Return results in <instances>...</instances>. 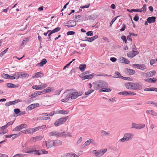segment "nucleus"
<instances>
[{
  "label": "nucleus",
  "mask_w": 157,
  "mask_h": 157,
  "mask_svg": "<svg viewBox=\"0 0 157 157\" xmlns=\"http://www.w3.org/2000/svg\"><path fill=\"white\" fill-rule=\"evenodd\" d=\"M83 94L82 91H78L75 89H71L66 91L62 96L64 98L61 99L62 102H67L70 98L72 100H74L78 97L81 96Z\"/></svg>",
  "instance_id": "1"
},
{
  "label": "nucleus",
  "mask_w": 157,
  "mask_h": 157,
  "mask_svg": "<svg viewBox=\"0 0 157 157\" xmlns=\"http://www.w3.org/2000/svg\"><path fill=\"white\" fill-rule=\"evenodd\" d=\"M108 84L106 82L102 80L96 81L93 83V88L96 90L101 89V91L109 92L111 91L110 88H107Z\"/></svg>",
  "instance_id": "2"
},
{
  "label": "nucleus",
  "mask_w": 157,
  "mask_h": 157,
  "mask_svg": "<svg viewBox=\"0 0 157 157\" xmlns=\"http://www.w3.org/2000/svg\"><path fill=\"white\" fill-rule=\"evenodd\" d=\"M134 135L133 134L130 133H125L123 137L119 140V141L121 142L128 141L133 138Z\"/></svg>",
  "instance_id": "3"
},
{
  "label": "nucleus",
  "mask_w": 157,
  "mask_h": 157,
  "mask_svg": "<svg viewBox=\"0 0 157 157\" xmlns=\"http://www.w3.org/2000/svg\"><path fill=\"white\" fill-rule=\"evenodd\" d=\"M55 114V112H52L50 113H44L42 114L41 116L38 117L37 119L48 120L50 119L49 117L52 116Z\"/></svg>",
  "instance_id": "4"
},
{
  "label": "nucleus",
  "mask_w": 157,
  "mask_h": 157,
  "mask_svg": "<svg viewBox=\"0 0 157 157\" xmlns=\"http://www.w3.org/2000/svg\"><path fill=\"white\" fill-rule=\"evenodd\" d=\"M68 116H67L65 117H62L57 119L54 123V124L56 126H58L66 122L68 119Z\"/></svg>",
  "instance_id": "5"
},
{
  "label": "nucleus",
  "mask_w": 157,
  "mask_h": 157,
  "mask_svg": "<svg viewBox=\"0 0 157 157\" xmlns=\"http://www.w3.org/2000/svg\"><path fill=\"white\" fill-rule=\"evenodd\" d=\"M131 125V129L135 128L136 129H140L144 128L145 127V124L143 123L137 124L136 123H132Z\"/></svg>",
  "instance_id": "6"
},
{
  "label": "nucleus",
  "mask_w": 157,
  "mask_h": 157,
  "mask_svg": "<svg viewBox=\"0 0 157 157\" xmlns=\"http://www.w3.org/2000/svg\"><path fill=\"white\" fill-rule=\"evenodd\" d=\"M48 85L47 84L42 83L38 85H33L32 88L33 89H35L36 90H41L45 88Z\"/></svg>",
  "instance_id": "7"
},
{
  "label": "nucleus",
  "mask_w": 157,
  "mask_h": 157,
  "mask_svg": "<svg viewBox=\"0 0 157 157\" xmlns=\"http://www.w3.org/2000/svg\"><path fill=\"white\" fill-rule=\"evenodd\" d=\"M27 128V125L26 124H21L17 126L13 130V131H19L23 128Z\"/></svg>",
  "instance_id": "8"
},
{
  "label": "nucleus",
  "mask_w": 157,
  "mask_h": 157,
  "mask_svg": "<svg viewBox=\"0 0 157 157\" xmlns=\"http://www.w3.org/2000/svg\"><path fill=\"white\" fill-rule=\"evenodd\" d=\"M43 145H45L46 147L49 148L52 147H54V143L53 140H48L44 142L43 144Z\"/></svg>",
  "instance_id": "9"
},
{
  "label": "nucleus",
  "mask_w": 157,
  "mask_h": 157,
  "mask_svg": "<svg viewBox=\"0 0 157 157\" xmlns=\"http://www.w3.org/2000/svg\"><path fill=\"white\" fill-rule=\"evenodd\" d=\"M60 132L53 131L49 132L48 133V136L50 137L54 136L60 137Z\"/></svg>",
  "instance_id": "10"
},
{
  "label": "nucleus",
  "mask_w": 157,
  "mask_h": 157,
  "mask_svg": "<svg viewBox=\"0 0 157 157\" xmlns=\"http://www.w3.org/2000/svg\"><path fill=\"white\" fill-rule=\"evenodd\" d=\"M72 137L71 133L67 132H60V137Z\"/></svg>",
  "instance_id": "11"
},
{
  "label": "nucleus",
  "mask_w": 157,
  "mask_h": 157,
  "mask_svg": "<svg viewBox=\"0 0 157 157\" xmlns=\"http://www.w3.org/2000/svg\"><path fill=\"white\" fill-rule=\"evenodd\" d=\"M34 153V154L37 155H40L39 153V151L36 150V149L34 147H32L29 149V150L27 151V153Z\"/></svg>",
  "instance_id": "12"
},
{
  "label": "nucleus",
  "mask_w": 157,
  "mask_h": 157,
  "mask_svg": "<svg viewBox=\"0 0 157 157\" xmlns=\"http://www.w3.org/2000/svg\"><path fill=\"white\" fill-rule=\"evenodd\" d=\"M138 54L139 52L138 51L132 50V52H130L128 53L127 56L129 57L132 58L134 57Z\"/></svg>",
  "instance_id": "13"
},
{
  "label": "nucleus",
  "mask_w": 157,
  "mask_h": 157,
  "mask_svg": "<svg viewBox=\"0 0 157 157\" xmlns=\"http://www.w3.org/2000/svg\"><path fill=\"white\" fill-rule=\"evenodd\" d=\"M133 83H134L129 82H126L124 84V86L128 89L133 90Z\"/></svg>",
  "instance_id": "14"
},
{
  "label": "nucleus",
  "mask_w": 157,
  "mask_h": 157,
  "mask_svg": "<svg viewBox=\"0 0 157 157\" xmlns=\"http://www.w3.org/2000/svg\"><path fill=\"white\" fill-rule=\"evenodd\" d=\"M39 105V104L38 103L36 104H31L28 106L26 108V110L27 111H29L30 110H31L32 109H33L37 107H38Z\"/></svg>",
  "instance_id": "15"
},
{
  "label": "nucleus",
  "mask_w": 157,
  "mask_h": 157,
  "mask_svg": "<svg viewBox=\"0 0 157 157\" xmlns=\"http://www.w3.org/2000/svg\"><path fill=\"white\" fill-rule=\"evenodd\" d=\"M53 112H55V114H67L70 113V111L68 110H59V111H54Z\"/></svg>",
  "instance_id": "16"
},
{
  "label": "nucleus",
  "mask_w": 157,
  "mask_h": 157,
  "mask_svg": "<svg viewBox=\"0 0 157 157\" xmlns=\"http://www.w3.org/2000/svg\"><path fill=\"white\" fill-rule=\"evenodd\" d=\"M142 86L141 85L138 83H133V90H140L142 89Z\"/></svg>",
  "instance_id": "17"
},
{
  "label": "nucleus",
  "mask_w": 157,
  "mask_h": 157,
  "mask_svg": "<svg viewBox=\"0 0 157 157\" xmlns=\"http://www.w3.org/2000/svg\"><path fill=\"white\" fill-rule=\"evenodd\" d=\"M67 24V25H66V26L68 27L69 28L74 26L76 25V21L73 20L69 21H68Z\"/></svg>",
  "instance_id": "18"
},
{
  "label": "nucleus",
  "mask_w": 157,
  "mask_h": 157,
  "mask_svg": "<svg viewBox=\"0 0 157 157\" xmlns=\"http://www.w3.org/2000/svg\"><path fill=\"white\" fill-rule=\"evenodd\" d=\"M44 75V74L41 72H39L35 73L32 77L33 78H38L42 77Z\"/></svg>",
  "instance_id": "19"
},
{
  "label": "nucleus",
  "mask_w": 157,
  "mask_h": 157,
  "mask_svg": "<svg viewBox=\"0 0 157 157\" xmlns=\"http://www.w3.org/2000/svg\"><path fill=\"white\" fill-rule=\"evenodd\" d=\"M54 147H58L61 145L63 143L62 141L59 140H53Z\"/></svg>",
  "instance_id": "20"
},
{
  "label": "nucleus",
  "mask_w": 157,
  "mask_h": 157,
  "mask_svg": "<svg viewBox=\"0 0 157 157\" xmlns=\"http://www.w3.org/2000/svg\"><path fill=\"white\" fill-rule=\"evenodd\" d=\"M95 75L94 73H92L91 74L87 75L82 77V78L83 80L85 79H89L92 78Z\"/></svg>",
  "instance_id": "21"
},
{
  "label": "nucleus",
  "mask_w": 157,
  "mask_h": 157,
  "mask_svg": "<svg viewBox=\"0 0 157 157\" xmlns=\"http://www.w3.org/2000/svg\"><path fill=\"white\" fill-rule=\"evenodd\" d=\"M156 17L154 16L148 17L147 19V21L149 23L151 24L154 23L156 20Z\"/></svg>",
  "instance_id": "22"
},
{
  "label": "nucleus",
  "mask_w": 157,
  "mask_h": 157,
  "mask_svg": "<svg viewBox=\"0 0 157 157\" xmlns=\"http://www.w3.org/2000/svg\"><path fill=\"white\" fill-rule=\"evenodd\" d=\"M54 90L53 87H48L47 89L43 90V92H44V94L47 93H49L51 91H53Z\"/></svg>",
  "instance_id": "23"
},
{
  "label": "nucleus",
  "mask_w": 157,
  "mask_h": 157,
  "mask_svg": "<svg viewBox=\"0 0 157 157\" xmlns=\"http://www.w3.org/2000/svg\"><path fill=\"white\" fill-rule=\"evenodd\" d=\"M120 61L121 63L128 64L130 63V61L127 59L123 57H121L120 59Z\"/></svg>",
  "instance_id": "24"
},
{
  "label": "nucleus",
  "mask_w": 157,
  "mask_h": 157,
  "mask_svg": "<svg viewBox=\"0 0 157 157\" xmlns=\"http://www.w3.org/2000/svg\"><path fill=\"white\" fill-rule=\"evenodd\" d=\"M146 113L147 114H150L154 116H157V113L154 111L152 110H148L146 111Z\"/></svg>",
  "instance_id": "25"
},
{
  "label": "nucleus",
  "mask_w": 157,
  "mask_h": 157,
  "mask_svg": "<svg viewBox=\"0 0 157 157\" xmlns=\"http://www.w3.org/2000/svg\"><path fill=\"white\" fill-rule=\"evenodd\" d=\"M47 63V60L45 59H43L39 63L36 64V66L38 67H42Z\"/></svg>",
  "instance_id": "26"
},
{
  "label": "nucleus",
  "mask_w": 157,
  "mask_h": 157,
  "mask_svg": "<svg viewBox=\"0 0 157 157\" xmlns=\"http://www.w3.org/2000/svg\"><path fill=\"white\" fill-rule=\"evenodd\" d=\"M147 77H150L153 76L156 73V71L153 70L149 72H147Z\"/></svg>",
  "instance_id": "27"
},
{
  "label": "nucleus",
  "mask_w": 157,
  "mask_h": 157,
  "mask_svg": "<svg viewBox=\"0 0 157 157\" xmlns=\"http://www.w3.org/2000/svg\"><path fill=\"white\" fill-rule=\"evenodd\" d=\"M101 135L102 137L105 136H109L110 133L109 131L106 132L104 130H102L101 132Z\"/></svg>",
  "instance_id": "28"
},
{
  "label": "nucleus",
  "mask_w": 157,
  "mask_h": 157,
  "mask_svg": "<svg viewBox=\"0 0 157 157\" xmlns=\"http://www.w3.org/2000/svg\"><path fill=\"white\" fill-rule=\"evenodd\" d=\"M46 126L43 125L41 126H39L38 127H36L34 128H33V132H35L36 131H37V130L41 129V128H44L46 127Z\"/></svg>",
  "instance_id": "29"
},
{
  "label": "nucleus",
  "mask_w": 157,
  "mask_h": 157,
  "mask_svg": "<svg viewBox=\"0 0 157 157\" xmlns=\"http://www.w3.org/2000/svg\"><path fill=\"white\" fill-rule=\"evenodd\" d=\"M86 67V65L85 64H80L79 67L80 70L82 72L84 71Z\"/></svg>",
  "instance_id": "30"
},
{
  "label": "nucleus",
  "mask_w": 157,
  "mask_h": 157,
  "mask_svg": "<svg viewBox=\"0 0 157 157\" xmlns=\"http://www.w3.org/2000/svg\"><path fill=\"white\" fill-rule=\"evenodd\" d=\"M92 151L94 152V154H95V156L99 157L102 156V155L101 154L100 151H96V150H94Z\"/></svg>",
  "instance_id": "31"
},
{
  "label": "nucleus",
  "mask_w": 157,
  "mask_h": 157,
  "mask_svg": "<svg viewBox=\"0 0 157 157\" xmlns=\"http://www.w3.org/2000/svg\"><path fill=\"white\" fill-rule=\"evenodd\" d=\"M147 10V6L146 4H144L143 7L141 8V9H140V11L139 12H143L144 13H145L146 11Z\"/></svg>",
  "instance_id": "32"
},
{
  "label": "nucleus",
  "mask_w": 157,
  "mask_h": 157,
  "mask_svg": "<svg viewBox=\"0 0 157 157\" xmlns=\"http://www.w3.org/2000/svg\"><path fill=\"white\" fill-rule=\"evenodd\" d=\"M93 141L94 140L92 139H90L88 140L84 144V146L85 147L89 145L90 143L93 142Z\"/></svg>",
  "instance_id": "33"
},
{
  "label": "nucleus",
  "mask_w": 157,
  "mask_h": 157,
  "mask_svg": "<svg viewBox=\"0 0 157 157\" xmlns=\"http://www.w3.org/2000/svg\"><path fill=\"white\" fill-rule=\"evenodd\" d=\"M67 156L68 157H78V156L73 152L68 153L67 154Z\"/></svg>",
  "instance_id": "34"
},
{
  "label": "nucleus",
  "mask_w": 157,
  "mask_h": 157,
  "mask_svg": "<svg viewBox=\"0 0 157 157\" xmlns=\"http://www.w3.org/2000/svg\"><path fill=\"white\" fill-rule=\"evenodd\" d=\"M17 134H14L10 135H5L4 136L6 138H11V137H12L13 136H15L12 137L13 139L17 137V136H17Z\"/></svg>",
  "instance_id": "35"
},
{
  "label": "nucleus",
  "mask_w": 157,
  "mask_h": 157,
  "mask_svg": "<svg viewBox=\"0 0 157 157\" xmlns=\"http://www.w3.org/2000/svg\"><path fill=\"white\" fill-rule=\"evenodd\" d=\"M29 76L28 74L26 73L21 72V78H27Z\"/></svg>",
  "instance_id": "36"
},
{
  "label": "nucleus",
  "mask_w": 157,
  "mask_h": 157,
  "mask_svg": "<svg viewBox=\"0 0 157 157\" xmlns=\"http://www.w3.org/2000/svg\"><path fill=\"white\" fill-rule=\"evenodd\" d=\"M127 71L130 75H133L136 72L135 70L130 69H127Z\"/></svg>",
  "instance_id": "37"
},
{
  "label": "nucleus",
  "mask_w": 157,
  "mask_h": 157,
  "mask_svg": "<svg viewBox=\"0 0 157 157\" xmlns=\"http://www.w3.org/2000/svg\"><path fill=\"white\" fill-rule=\"evenodd\" d=\"M139 69L143 70L147 68L146 66L144 64H139Z\"/></svg>",
  "instance_id": "38"
},
{
  "label": "nucleus",
  "mask_w": 157,
  "mask_h": 157,
  "mask_svg": "<svg viewBox=\"0 0 157 157\" xmlns=\"http://www.w3.org/2000/svg\"><path fill=\"white\" fill-rule=\"evenodd\" d=\"M14 76L15 77H16V79L21 78V72H15L14 75Z\"/></svg>",
  "instance_id": "39"
},
{
  "label": "nucleus",
  "mask_w": 157,
  "mask_h": 157,
  "mask_svg": "<svg viewBox=\"0 0 157 157\" xmlns=\"http://www.w3.org/2000/svg\"><path fill=\"white\" fill-rule=\"evenodd\" d=\"M115 74L116 75H115L113 77V78H121V76L120 73L118 71H115Z\"/></svg>",
  "instance_id": "40"
},
{
  "label": "nucleus",
  "mask_w": 157,
  "mask_h": 157,
  "mask_svg": "<svg viewBox=\"0 0 157 157\" xmlns=\"http://www.w3.org/2000/svg\"><path fill=\"white\" fill-rule=\"evenodd\" d=\"M7 86L8 88H15L16 87L15 85L10 83H7Z\"/></svg>",
  "instance_id": "41"
},
{
  "label": "nucleus",
  "mask_w": 157,
  "mask_h": 157,
  "mask_svg": "<svg viewBox=\"0 0 157 157\" xmlns=\"http://www.w3.org/2000/svg\"><path fill=\"white\" fill-rule=\"evenodd\" d=\"M127 10L130 13H132L133 12H138L140 11V9H132L131 10Z\"/></svg>",
  "instance_id": "42"
},
{
  "label": "nucleus",
  "mask_w": 157,
  "mask_h": 157,
  "mask_svg": "<svg viewBox=\"0 0 157 157\" xmlns=\"http://www.w3.org/2000/svg\"><path fill=\"white\" fill-rule=\"evenodd\" d=\"M39 153L40 154V155L41 154H46L48 153V152L42 149L40 150Z\"/></svg>",
  "instance_id": "43"
},
{
  "label": "nucleus",
  "mask_w": 157,
  "mask_h": 157,
  "mask_svg": "<svg viewBox=\"0 0 157 157\" xmlns=\"http://www.w3.org/2000/svg\"><path fill=\"white\" fill-rule=\"evenodd\" d=\"M8 48H7L6 49H5L3 51H2L0 54V57H2V56H3L6 53V52H7L8 49Z\"/></svg>",
  "instance_id": "44"
},
{
  "label": "nucleus",
  "mask_w": 157,
  "mask_h": 157,
  "mask_svg": "<svg viewBox=\"0 0 157 157\" xmlns=\"http://www.w3.org/2000/svg\"><path fill=\"white\" fill-rule=\"evenodd\" d=\"M29 40V38H25L23 40L21 43V45H23L24 44H26Z\"/></svg>",
  "instance_id": "45"
},
{
  "label": "nucleus",
  "mask_w": 157,
  "mask_h": 157,
  "mask_svg": "<svg viewBox=\"0 0 157 157\" xmlns=\"http://www.w3.org/2000/svg\"><path fill=\"white\" fill-rule=\"evenodd\" d=\"M144 81L149 83H155V81L152 80L151 78L145 79Z\"/></svg>",
  "instance_id": "46"
},
{
  "label": "nucleus",
  "mask_w": 157,
  "mask_h": 157,
  "mask_svg": "<svg viewBox=\"0 0 157 157\" xmlns=\"http://www.w3.org/2000/svg\"><path fill=\"white\" fill-rule=\"evenodd\" d=\"M2 76L4 78L8 79L9 75L7 74L3 73L2 74Z\"/></svg>",
  "instance_id": "47"
},
{
  "label": "nucleus",
  "mask_w": 157,
  "mask_h": 157,
  "mask_svg": "<svg viewBox=\"0 0 157 157\" xmlns=\"http://www.w3.org/2000/svg\"><path fill=\"white\" fill-rule=\"evenodd\" d=\"M60 29L61 28H60L59 27H57L54 29L53 30H52V31L53 33H54L59 31Z\"/></svg>",
  "instance_id": "48"
},
{
  "label": "nucleus",
  "mask_w": 157,
  "mask_h": 157,
  "mask_svg": "<svg viewBox=\"0 0 157 157\" xmlns=\"http://www.w3.org/2000/svg\"><path fill=\"white\" fill-rule=\"evenodd\" d=\"M14 105L13 101H10L9 102H7L6 103L5 105L6 106H8L10 105Z\"/></svg>",
  "instance_id": "49"
},
{
  "label": "nucleus",
  "mask_w": 157,
  "mask_h": 157,
  "mask_svg": "<svg viewBox=\"0 0 157 157\" xmlns=\"http://www.w3.org/2000/svg\"><path fill=\"white\" fill-rule=\"evenodd\" d=\"M148 104H152L155 106H156L157 103L155 102V101H148L146 103Z\"/></svg>",
  "instance_id": "50"
},
{
  "label": "nucleus",
  "mask_w": 157,
  "mask_h": 157,
  "mask_svg": "<svg viewBox=\"0 0 157 157\" xmlns=\"http://www.w3.org/2000/svg\"><path fill=\"white\" fill-rule=\"evenodd\" d=\"M128 91H125L120 92L118 93L119 95H128Z\"/></svg>",
  "instance_id": "51"
},
{
  "label": "nucleus",
  "mask_w": 157,
  "mask_h": 157,
  "mask_svg": "<svg viewBox=\"0 0 157 157\" xmlns=\"http://www.w3.org/2000/svg\"><path fill=\"white\" fill-rule=\"evenodd\" d=\"M85 39H86L85 40L89 42H91L94 41L92 37L91 38H88L86 37Z\"/></svg>",
  "instance_id": "52"
},
{
  "label": "nucleus",
  "mask_w": 157,
  "mask_h": 157,
  "mask_svg": "<svg viewBox=\"0 0 157 157\" xmlns=\"http://www.w3.org/2000/svg\"><path fill=\"white\" fill-rule=\"evenodd\" d=\"M100 151L102 156L107 151V149L106 148H105L102 150H100Z\"/></svg>",
  "instance_id": "53"
},
{
  "label": "nucleus",
  "mask_w": 157,
  "mask_h": 157,
  "mask_svg": "<svg viewBox=\"0 0 157 157\" xmlns=\"http://www.w3.org/2000/svg\"><path fill=\"white\" fill-rule=\"evenodd\" d=\"M119 16H117L114 18H113L112 21H111L110 24V26H111V25H112V24L116 20L117 18Z\"/></svg>",
  "instance_id": "54"
},
{
  "label": "nucleus",
  "mask_w": 157,
  "mask_h": 157,
  "mask_svg": "<svg viewBox=\"0 0 157 157\" xmlns=\"http://www.w3.org/2000/svg\"><path fill=\"white\" fill-rule=\"evenodd\" d=\"M26 155V154H16L17 157H24Z\"/></svg>",
  "instance_id": "55"
},
{
  "label": "nucleus",
  "mask_w": 157,
  "mask_h": 157,
  "mask_svg": "<svg viewBox=\"0 0 157 157\" xmlns=\"http://www.w3.org/2000/svg\"><path fill=\"white\" fill-rule=\"evenodd\" d=\"M14 121H11L9 122H8L6 125V126L7 128L8 127H9L10 125H12Z\"/></svg>",
  "instance_id": "56"
},
{
  "label": "nucleus",
  "mask_w": 157,
  "mask_h": 157,
  "mask_svg": "<svg viewBox=\"0 0 157 157\" xmlns=\"http://www.w3.org/2000/svg\"><path fill=\"white\" fill-rule=\"evenodd\" d=\"M127 94L128 95H135L136 94V93L130 91H128Z\"/></svg>",
  "instance_id": "57"
},
{
  "label": "nucleus",
  "mask_w": 157,
  "mask_h": 157,
  "mask_svg": "<svg viewBox=\"0 0 157 157\" xmlns=\"http://www.w3.org/2000/svg\"><path fill=\"white\" fill-rule=\"evenodd\" d=\"M139 17L138 14H136L135 16L134 17L133 20L134 21H138V20H139Z\"/></svg>",
  "instance_id": "58"
},
{
  "label": "nucleus",
  "mask_w": 157,
  "mask_h": 157,
  "mask_svg": "<svg viewBox=\"0 0 157 157\" xmlns=\"http://www.w3.org/2000/svg\"><path fill=\"white\" fill-rule=\"evenodd\" d=\"M153 87H149L146 88L144 89V91H153Z\"/></svg>",
  "instance_id": "59"
},
{
  "label": "nucleus",
  "mask_w": 157,
  "mask_h": 157,
  "mask_svg": "<svg viewBox=\"0 0 157 157\" xmlns=\"http://www.w3.org/2000/svg\"><path fill=\"white\" fill-rule=\"evenodd\" d=\"M75 34V32L72 31H68L67 33V35H73Z\"/></svg>",
  "instance_id": "60"
},
{
  "label": "nucleus",
  "mask_w": 157,
  "mask_h": 157,
  "mask_svg": "<svg viewBox=\"0 0 157 157\" xmlns=\"http://www.w3.org/2000/svg\"><path fill=\"white\" fill-rule=\"evenodd\" d=\"M86 34L88 36H92L93 35V32L92 31H89L87 32Z\"/></svg>",
  "instance_id": "61"
},
{
  "label": "nucleus",
  "mask_w": 157,
  "mask_h": 157,
  "mask_svg": "<svg viewBox=\"0 0 157 157\" xmlns=\"http://www.w3.org/2000/svg\"><path fill=\"white\" fill-rule=\"evenodd\" d=\"M37 140H40L43 139V136H36Z\"/></svg>",
  "instance_id": "62"
},
{
  "label": "nucleus",
  "mask_w": 157,
  "mask_h": 157,
  "mask_svg": "<svg viewBox=\"0 0 157 157\" xmlns=\"http://www.w3.org/2000/svg\"><path fill=\"white\" fill-rule=\"evenodd\" d=\"M82 137H80L79 138L77 142V144H79L81 142H82Z\"/></svg>",
  "instance_id": "63"
},
{
  "label": "nucleus",
  "mask_w": 157,
  "mask_h": 157,
  "mask_svg": "<svg viewBox=\"0 0 157 157\" xmlns=\"http://www.w3.org/2000/svg\"><path fill=\"white\" fill-rule=\"evenodd\" d=\"M121 38L125 43H126L127 40L126 36H122L121 37Z\"/></svg>",
  "instance_id": "64"
}]
</instances>
